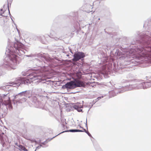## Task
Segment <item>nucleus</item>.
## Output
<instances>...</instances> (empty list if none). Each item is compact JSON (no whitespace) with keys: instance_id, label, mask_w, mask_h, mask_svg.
I'll use <instances>...</instances> for the list:
<instances>
[{"instance_id":"9","label":"nucleus","mask_w":151,"mask_h":151,"mask_svg":"<svg viewBox=\"0 0 151 151\" xmlns=\"http://www.w3.org/2000/svg\"><path fill=\"white\" fill-rule=\"evenodd\" d=\"M10 98H8V99L7 101H5L4 102H3V104L5 105H7L10 104Z\"/></svg>"},{"instance_id":"8","label":"nucleus","mask_w":151,"mask_h":151,"mask_svg":"<svg viewBox=\"0 0 151 151\" xmlns=\"http://www.w3.org/2000/svg\"><path fill=\"white\" fill-rule=\"evenodd\" d=\"M143 52H142V51L140 50L139 52H137L136 53V55L138 54V55H136V57L139 58V57L143 56V55H142V54H143Z\"/></svg>"},{"instance_id":"7","label":"nucleus","mask_w":151,"mask_h":151,"mask_svg":"<svg viewBox=\"0 0 151 151\" xmlns=\"http://www.w3.org/2000/svg\"><path fill=\"white\" fill-rule=\"evenodd\" d=\"M0 15L2 16L5 17V19H6V17L7 15V12L6 11H4L3 9H1L0 10Z\"/></svg>"},{"instance_id":"2","label":"nucleus","mask_w":151,"mask_h":151,"mask_svg":"<svg viewBox=\"0 0 151 151\" xmlns=\"http://www.w3.org/2000/svg\"><path fill=\"white\" fill-rule=\"evenodd\" d=\"M73 82L74 88L78 87H84L85 86L84 83L83 81L79 79H75L74 81H73Z\"/></svg>"},{"instance_id":"4","label":"nucleus","mask_w":151,"mask_h":151,"mask_svg":"<svg viewBox=\"0 0 151 151\" xmlns=\"http://www.w3.org/2000/svg\"><path fill=\"white\" fill-rule=\"evenodd\" d=\"M73 83V81H70L63 86V87L67 89H73L74 88Z\"/></svg>"},{"instance_id":"13","label":"nucleus","mask_w":151,"mask_h":151,"mask_svg":"<svg viewBox=\"0 0 151 151\" xmlns=\"http://www.w3.org/2000/svg\"><path fill=\"white\" fill-rule=\"evenodd\" d=\"M91 11H92V10H89L88 11L87 10V12H91Z\"/></svg>"},{"instance_id":"3","label":"nucleus","mask_w":151,"mask_h":151,"mask_svg":"<svg viewBox=\"0 0 151 151\" xmlns=\"http://www.w3.org/2000/svg\"><path fill=\"white\" fill-rule=\"evenodd\" d=\"M74 58L73 59V61L76 62L80 59L83 58L85 57V55L83 52H78L75 53L73 55Z\"/></svg>"},{"instance_id":"12","label":"nucleus","mask_w":151,"mask_h":151,"mask_svg":"<svg viewBox=\"0 0 151 151\" xmlns=\"http://www.w3.org/2000/svg\"><path fill=\"white\" fill-rule=\"evenodd\" d=\"M129 52L130 53H131V54L130 55V56H132L133 55H135V54H134V53H133L132 52L131 53V52Z\"/></svg>"},{"instance_id":"11","label":"nucleus","mask_w":151,"mask_h":151,"mask_svg":"<svg viewBox=\"0 0 151 151\" xmlns=\"http://www.w3.org/2000/svg\"><path fill=\"white\" fill-rule=\"evenodd\" d=\"M10 56L12 58H13L14 59H16L17 56L15 54H11V55H10Z\"/></svg>"},{"instance_id":"6","label":"nucleus","mask_w":151,"mask_h":151,"mask_svg":"<svg viewBox=\"0 0 151 151\" xmlns=\"http://www.w3.org/2000/svg\"><path fill=\"white\" fill-rule=\"evenodd\" d=\"M73 108L76 109L78 111L81 112L82 110L81 109V106L78 104H76L73 106Z\"/></svg>"},{"instance_id":"1","label":"nucleus","mask_w":151,"mask_h":151,"mask_svg":"<svg viewBox=\"0 0 151 151\" xmlns=\"http://www.w3.org/2000/svg\"><path fill=\"white\" fill-rule=\"evenodd\" d=\"M42 76V75L41 76L35 73H32L27 76V79L25 81L27 83L28 82L27 81H29V82H32L35 80L40 79V78L38 77Z\"/></svg>"},{"instance_id":"10","label":"nucleus","mask_w":151,"mask_h":151,"mask_svg":"<svg viewBox=\"0 0 151 151\" xmlns=\"http://www.w3.org/2000/svg\"><path fill=\"white\" fill-rule=\"evenodd\" d=\"M19 148L21 149V150H22L24 151H27V149L25 147L22 146V145H19Z\"/></svg>"},{"instance_id":"14","label":"nucleus","mask_w":151,"mask_h":151,"mask_svg":"<svg viewBox=\"0 0 151 151\" xmlns=\"http://www.w3.org/2000/svg\"><path fill=\"white\" fill-rule=\"evenodd\" d=\"M132 50V51H131V50L130 51H132V52H133V50Z\"/></svg>"},{"instance_id":"5","label":"nucleus","mask_w":151,"mask_h":151,"mask_svg":"<svg viewBox=\"0 0 151 151\" xmlns=\"http://www.w3.org/2000/svg\"><path fill=\"white\" fill-rule=\"evenodd\" d=\"M80 128H81V129H71L69 131V132H83L86 131L85 129L81 127L80 126H79ZM67 132H68V131Z\"/></svg>"}]
</instances>
